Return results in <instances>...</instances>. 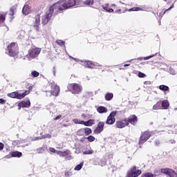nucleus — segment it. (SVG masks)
Instances as JSON below:
<instances>
[{"label": "nucleus", "mask_w": 177, "mask_h": 177, "mask_svg": "<svg viewBox=\"0 0 177 177\" xmlns=\"http://www.w3.org/2000/svg\"><path fill=\"white\" fill-rule=\"evenodd\" d=\"M160 109H161V102H157V104L153 106V110H160Z\"/></svg>", "instance_id": "nucleus-29"}, {"label": "nucleus", "mask_w": 177, "mask_h": 177, "mask_svg": "<svg viewBox=\"0 0 177 177\" xmlns=\"http://www.w3.org/2000/svg\"><path fill=\"white\" fill-rule=\"evenodd\" d=\"M23 156V153L19 151H14L11 153V157H18L20 158Z\"/></svg>", "instance_id": "nucleus-23"}, {"label": "nucleus", "mask_w": 177, "mask_h": 177, "mask_svg": "<svg viewBox=\"0 0 177 177\" xmlns=\"http://www.w3.org/2000/svg\"><path fill=\"white\" fill-rule=\"evenodd\" d=\"M161 104H162V107H163L165 110H167L169 107V102H168V100H163Z\"/></svg>", "instance_id": "nucleus-22"}, {"label": "nucleus", "mask_w": 177, "mask_h": 177, "mask_svg": "<svg viewBox=\"0 0 177 177\" xmlns=\"http://www.w3.org/2000/svg\"><path fill=\"white\" fill-rule=\"evenodd\" d=\"M6 102L5 100L0 98V104H5Z\"/></svg>", "instance_id": "nucleus-47"}, {"label": "nucleus", "mask_w": 177, "mask_h": 177, "mask_svg": "<svg viewBox=\"0 0 177 177\" xmlns=\"http://www.w3.org/2000/svg\"><path fill=\"white\" fill-rule=\"evenodd\" d=\"M83 154H93V150L90 148V149H88L83 152Z\"/></svg>", "instance_id": "nucleus-38"}, {"label": "nucleus", "mask_w": 177, "mask_h": 177, "mask_svg": "<svg viewBox=\"0 0 177 177\" xmlns=\"http://www.w3.org/2000/svg\"><path fill=\"white\" fill-rule=\"evenodd\" d=\"M7 96H8V97H12V99H17V92L8 93Z\"/></svg>", "instance_id": "nucleus-26"}, {"label": "nucleus", "mask_w": 177, "mask_h": 177, "mask_svg": "<svg viewBox=\"0 0 177 177\" xmlns=\"http://www.w3.org/2000/svg\"><path fill=\"white\" fill-rule=\"evenodd\" d=\"M142 174V170L136 169V167L134 166L127 174L126 177H138Z\"/></svg>", "instance_id": "nucleus-7"}, {"label": "nucleus", "mask_w": 177, "mask_h": 177, "mask_svg": "<svg viewBox=\"0 0 177 177\" xmlns=\"http://www.w3.org/2000/svg\"><path fill=\"white\" fill-rule=\"evenodd\" d=\"M70 59H73V60H74L75 62H81V63L83 64V66H84V67H87L88 68H95V66H98L97 64H95L93 62H92V61H82L81 59H77V58H74L71 56H69Z\"/></svg>", "instance_id": "nucleus-4"}, {"label": "nucleus", "mask_w": 177, "mask_h": 177, "mask_svg": "<svg viewBox=\"0 0 177 177\" xmlns=\"http://www.w3.org/2000/svg\"><path fill=\"white\" fill-rule=\"evenodd\" d=\"M37 153L41 154V153H44V151H45V149H44V148H38L37 149Z\"/></svg>", "instance_id": "nucleus-44"}, {"label": "nucleus", "mask_w": 177, "mask_h": 177, "mask_svg": "<svg viewBox=\"0 0 177 177\" xmlns=\"http://www.w3.org/2000/svg\"><path fill=\"white\" fill-rule=\"evenodd\" d=\"M150 136H151V134L149 131H144L142 133L138 140V145H143V143H146V142L149 140Z\"/></svg>", "instance_id": "nucleus-6"}, {"label": "nucleus", "mask_w": 177, "mask_h": 177, "mask_svg": "<svg viewBox=\"0 0 177 177\" xmlns=\"http://www.w3.org/2000/svg\"><path fill=\"white\" fill-rule=\"evenodd\" d=\"M31 106V102L30 100L28 101H23L18 104V110H20L21 107L28 109V107H30Z\"/></svg>", "instance_id": "nucleus-14"}, {"label": "nucleus", "mask_w": 177, "mask_h": 177, "mask_svg": "<svg viewBox=\"0 0 177 177\" xmlns=\"http://www.w3.org/2000/svg\"><path fill=\"white\" fill-rule=\"evenodd\" d=\"M130 66L129 64H125L124 65V67H128V66Z\"/></svg>", "instance_id": "nucleus-55"}, {"label": "nucleus", "mask_w": 177, "mask_h": 177, "mask_svg": "<svg viewBox=\"0 0 177 177\" xmlns=\"http://www.w3.org/2000/svg\"><path fill=\"white\" fill-rule=\"evenodd\" d=\"M154 56H156V54L148 57H143V60H149V59H151V57H154Z\"/></svg>", "instance_id": "nucleus-45"}, {"label": "nucleus", "mask_w": 177, "mask_h": 177, "mask_svg": "<svg viewBox=\"0 0 177 177\" xmlns=\"http://www.w3.org/2000/svg\"><path fill=\"white\" fill-rule=\"evenodd\" d=\"M137 60H143V57H138L137 58Z\"/></svg>", "instance_id": "nucleus-56"}, {"label": "nucleus", "mask_w": 177, "mask_h": 177, "mask_svg": "<svg viewBox=\"0 0 177 177\" xmlns=\"http://www.w3.org/2000/svg\"><path fill=\"white\" fill-rule=\"evenodd\" d=\"M53 75L56 76V68L55 66L53 68Z\"/></svg>", "instance_id": "nucleus-50"}, {"label": "nucleus", "mask_w": 177, "mask_h": 177, "mask_svg": "<svg viewBox=\"0 0 177 177\" xmlns=\"http://www.w3.org/2000/svg\"><path fill=\"white\" fill-rule=\"evenodd\" d=\"M115 125L116 128H125V127H128V119L125 118L120 121H117Z\"/></svg>", "instance_id": "nucleus-12"}, {"label": "nucleus", "mask_w": 177, "mask_h": 177, "mask_svg": "<svg viewBox=\"0 0 177 177\" xmlns=\"http://www.w3.org/2000/svg\"><path fill=\"white\" fill-rule=\"evenodd\" d=\"M139 10H143V9L140 8H130L129 10V12H138Z\"/></svg>", "instance_id": "nucleus-32"}, {"label": "nucleus", "mask_w": 177, "mask_h": 177, "mask_svg": "<svg viewBox=\"0 0 177 177\" xmlns=\"http://www.w3.org/2000/svg\"><path fill=\"white\" fill-rule=\"evenodd\" d=\"M60 118H62V115H57V117H55L54 118L55 121H57V120H60Z\"/></svg>", "instance_id": "nucleus-48"}, {"label": "nucleus", "mask_w": 177, "mask_h": 177, "mask_svg": "<svg viewBox=\"0 0 177 177\" xmlns=\"http://www.w3.org/2000/svg\"><path fill=\"white\" fill-rule=\"evenodd\" d=\"M161 173L164 174L165 175H167L169 177H176V173L169 168H165L161 169Z\"/></svg>", "instance_id": "nucleus-10"}, {"label": "nucleus", "mask_w": 177, "mask_h": 177, "mask_svg": "<svg viewBox=\"0 0 177 177\" xmlns=\"http://www.w3.org/2000/svg\"><path fill=\"white\" fill-rule=\"evenodd\" d=\"M93 124V120H89L88 121H83L82 125H84L85 127H92Z\"/></svg>", "instance_id": "nucleus-21"}, {"label": "nucleus", "mask_w": 177, "mask_h": 177, "mask_svg": "<svg viewBox=\"0 0 177 177\" xmlns=\"http://www.w3.org/2000/svg\"><path fill=\"white\" fill-rule=\"evenodd\" d=\"M20 34L21 36L19 37V38H23V37H24V31H21Z\"/></svg>", "instance_id": "nucleus-52"}, {"label": "nucleus", "mask_w": 177, "mask_h": 177, "mask_svg": "<svg viewBox=\"0 0 177 177\" xmlns=\"http://www.w3.org/2000/svg\"><path fill=\"white\" fill-rule=\"evenodd\" d=\"M83 131H84L85 135H86V136H88V135H91V133H92V129H91V128H88V127L83 128Z\"/></svg>", "instance_id": "nucleus-24"}, {"label": "nucleus", "mask_w": 177, "mask_h": 177, "mask_svg": "<svg viewBox=\"0 0 177 177\" xmlns=\"http://www.w3.org/2000/svg\"><path fill=\"white\" fill-rule=\"evenodd\" d=\"M118 12H121V9H120L119 10L115 11V13H117Z\"/></svg>", "instance_id": "nucleus-58"}, {"label": "nucleus", "mask_w": 177, "mask_h": 177, "mask_svg": "<svg viewBox=\"0 0 177 177\" xmlns=\"http://www.w3.org/2000/svg\"><path fill=\"white\" fill-rule=\"evenodd\" d=\"M88 142H95V137L93 136H89L87 137Z\"/></svg>", "instance_id": "nucleus-40"}, {"label": "nucleus", "mask_w": 177, "mask_h": 177, "mask_svg": "<svg viewBox=\"0 0 177 177\" xmlns=\"http://www.w3.org/2000/svg\"><path fill=\"white\" fill-rule=\"evenodd\" d=\"M138 77L140 78H145V77H146V74L142 73V72H139L138 73Z\"/></svg>", "instance_id": "nucleus-42"}, {"label": "nucleus", "mask_w": 177, "mask_h": 177, "mask_svg": "<svg viewBox=\"0 0 177 177\" xmlns=\"http://www.w3.org/2000/svg\"><path fill=\"white\" fill-rule=\"evenodd\" d=\"M174 8V4H172L171 5V6L170 7V8H169L167 10H171V9H172Z\"/></svg>", "instance_id": "nucleus-53"}, {"label": "nucleus", "mask_w": 177, "mask_h": 177, "mask_svg": "<svg viewBox=\"0 0 177 177\" xmlns=\"http://www.w3.org/2000/svg\"><path fill=\"white\" fill-rule=\"evenodd\" d=\"M82 167H84V162H82L80 165H76L74 168V170L80 171V169H82Z\"/></svg>", "instance_id": "nucleus-27"}, {"label": "nucleus", "mask_w": 177, "mask_h": 177, "mask_svg": "<svg viewBox=\"0 0 177 177\" xmlns=\"http://www.w3.org/2000/svg\"><path fill=\"white\" fill-rule=\"evenodd\" d=\"M171 142L172 143V145H174L175 143V140H171Z\"/></svg>", "instance_id": "nucleus-57"}, {"label": "nucleus", "mask_w": 177, "mask_h": 177, "mask_svg": "<svg viewBox=\"0 0 177 177\" xmlns=\"http://www.w3.org/2000/svg\"><path fill=\"white\" fill-rule=\"evenodd\" d=\"M84 133H85V132L84 131V129H80L77 132V134L79 135V136H84Z\"/></svg>", "instance_id": "nucleus-35"}, {"label": "nucleus", "mask_w": 177, "mask_h": 177, "mask_svg": "<svg viewBox=\"0 0 177 177\" xmlns=\"http://www.w3.org/2000/svg\"><path fill=\"white\" fill-rule=\"evenodd\" d=\"M75 5H81V3L77 2L75 0H59L57 3H54L49 10V12L46 14L41 18V23L44 26L49 23L50 19L53 15H57L62 10H66V9H70Z\"/></svg>", "instance_id": "nucleus-1"}, {"label": "nucleus", "mask_w": 177, "mask_h": 177, "mask_svg": "<svg viewBox=\"0 0 177 177\" xmlns=\"http://www.w3.org/2000/svg\"><path fill=\"white\" fill-rule=\"evenodd\" d=\"M102 9H104V10H106V12H108L109 13H113V12H114L113 9L109 8V3L102 6Z\"/></svg>", "instance_id": "nucleus-20"}, {"label": "nucleus", "mask_w": 177, "mask_h": 177, "mask_svg": "<svg viewBox=\"0 0 177 177\" xmlns=\"http://www.w3.org/2000/svg\"><path fill=\"white\" fill-rule=\"evenodd\" d=\"M41 23V17L39 15L35 17V23L34 27H36V30H38V27H39V24Z\"/></svg>", "instance_id": "nucleus-18"}, {"label": "nucleus", "mask_w": 177, "mask_h": 177, "mask_svg": "<svg viewBox=\"0 0 177 177\" xmlns=\"http://www.w3.org/2000/svg\"><path fill=\"white\" fill-rule=\"evenodd\" d=\"M132 60H133V59L129 60V61H127V63H130V62H132Z\"/></svg>", "instance_id": "nucleus-59"}, {"label": "nucleus", "mask_w": 177, "mask_h": 177, "mask_svg": "<svg viewBox=\"0 0 177 177\" xmlns=\"http://www.w3.org/2000/svg\"><path fill=\"white\" fill-rule=\"evenodd\" d=\"M78 2H81V1H78Z\"/></svg>", "instance_id": "nucleus-62"}, {"label": "nucleus", "mask_w": 177, "mask_h": 177, "mask_svg": "<svg viewBox=\"0 0 177 177\" xmlns=\"http://www.w3.org/2000/svg\"><path fill=\"white\" fill-rule=\"evenodd\" d=\"M174 110H177V108L174 109Z\"/></svg>", "instance_id": "nucleus-61"}, {"label": "nucleus", "mask_w": 177, "mask_h": 177, "mask_svg": "<svg viewBox=\"0 0 177 177\" xmlns=\"http://www.w3.org/2000/svg\"><path fill=\"white\" fill-rule=\"evenodd\" d=\"M46 138H48V139H50L52 138V136L50 134H46L44 136H42L41 137H39V139H45Z\"/></svg>", "instance_id": "nucleus-36"}, {"label": "nucleus", "mask_w": 177, "mask_h": 177, "mask_svg": "<svg viewBox=\"0 0 177 177\" xmlns=\"http://www.w3.org/2000/svg\"><path fill=\"white\" fill-rule=\"evenodd\" d=\"M115 115H117V111H112L108 116L106 124L113 125L115 122Z\"/></svg>", "instance_id": "nucleus-8"}, {"label": "nucleus", "mask_w": 177, "mask_h": 177, "mask_svg": "<svg viewBox=\"0 0 177 177\" xmlns=\"http://www.w3.org/2000/svg\"><path fill=\"white\" fill-rule=\"evenodd\" d=\"M141 177H156V175L151 173H146L143 174Z\"/></svg>", "instance_id": "nucleus-33"}, {"label": "nucleus", "mask_w": 177, "mask_h": 177, "mask_svg": "<svg viewBox=\"0 0 177 177\" xmlns=\"http://www.w3.org/2000/svg\"><path fill=\"white\" fill-rule=\"evenodd\" d=\"M50 86H51L50 92L53 96H57V95H59V93L60 92V87H59V86H57L55 83L51 84Z\"/></svg>", "instance_id": "nucleus-11"}, {"label": "nucleus", "mask_w": 177, "mask_h": 177, "mask_svg": "<svg viewBox=\"0 0 177 177\" xmlns=\"http://www.w3.org/2000/svg\"><path fill=\"white\" fill-rule=\"evenodd\" d=\"M57 155L60 157H64L65 160H72L73 156H71V151L70 150H66L65 151H59V152H57Z\"/></svg>", "instance_id": "nucleus-9"}, {"label": "nucleus", "mask_w": 177, "mask_h": 177, "mask_svg": "<svg viewBox=\"0 0 177 177\" xmlns=\"http://www.w3.org/2000/svg\"><path fill=\"white\" fill-rule=\"evenodd\" d=\"M39 53H41L40 48H30L28 50V54L26 55L24 58V60L27 59L29 62H30V60H32V59L38 57Z\"/></svg>", "instance_id": "nucleus-2"}, {"label": "nucleus", "mask_w": 177, "mask_h": 177, "mask_svg": "<svg viewBox=\"0 0 177 177\" xmlns=\"http://www.w3.org/2000/svg\"><path fill=\"white\" fill-rule=\"evenodd\" d=\"M114 6H115V4H112V5H111V7H112V8L114 7Z\"/></svg>", "instance_id": "nucleus-60"}, {"label": "nucleus", "mask_w": 177, "mask_h": 177, "mask_svg": "<svg viewBox=\"0 0 177 177\" xmlns=\"http://www.w3.org/2000/svg\"><path fill=\"white\" fill-rule=\"evenodd\" d=\"M155 145L156 146H160V140H155Z\"/></svg>", "instance_id": "nucleus-51"}, {"label": "nucleus", "mask_w": 177, "mask_h": 177, "mask_svg": "<svg viewBox=\"0 0 177 177\" xmlns=\"http://www.w3.org/2000/svg\"><path fill=\"white\" fill-rule=\"evenodd\" d=\"M82 118H86V115L82 114Z\"/></svg>", "instance_id": "nucleus-54"}, {"label": "nucleus", "mask_w": 177, "mask_h": 177, "mask_svg": "<svg viewBox=\"0 0 177 177\" xmlns=\"http://www.w3.org/2000/svg\"><path fill=\"white\" fill-rule=\"evenodd\" d=\"M97 111L100 113V114H104L105 113H107V108L104 107V106H98L97 108Z\"/></svg>", "instance_id": "nucleus-19"}, {"label": "nucleus", "mask_w": 177, "mask_h": 177, "mask_svg": "<svg viewBox=\"0 0 177 177\" xmlns=\"http://www.w3.org/2000/svg\"><path fill=\"white\" fill-rule=\"evenodd\" d=\"M104 129V122H100L94 130V133L99 134L101 133V132H103V130Z\"/></svg>", "instance_id": "nucleus-13"}, {"label": "nucleus", "mask_w": 177, "mask_h": 177, "mask_svg": "<svg viewBox=\"0 0 177 177\" xmlns=\"http://www.w3.org/2000/svg\"><path fill=\"white\" fill-rule=\"evenodd\" d=\"M113 96H114V95H113V93H108L105 95V99H106V100H111V98L113 97Z\"/></svg>", "instance_id": "nucleus-28"}, {"label": "nucleus", "mask_w": 177, "mask_h": 177, "mask_svg": "<svg viewBox=\"0 0 177 177\" xmlns=\"http://www.w3.org/2000/svg\"><path fill=\"white\" fill-rule=\"evenodd\" d=\"M5 20H6V17H5V15H1L0 16V23H3V21H5Z\"/></svg>", "instance_id": "nucleus-41"}, {"label": "nucleus", "mask_w": 177, "mask_h": 177, "mask_svg": "<svg viewBox=\"0 0 177 177\" xmlns=\"http://www.w3.org/2000/svg\"><path fill=\"white\" fill-rule=\"evenodd\" d=\"M73 122H74V124H80L82 125L84 120H78V119H73Z\"/></svg>", "instance_id": "nucleus-31"}, {"label": "nucleus", "mask_w": 177, "mask_h": 177, "mask_svg": "<svg viewBox=\"0 0 177 177\" xmlns=\"http://www.w3.org/2000/svg\"><path fill=\"white\" fill-rule=\"evenodd\" d=\"M27 95H30V91H26L23 93H17V99H23L24 97H26Z\"/></svg>", "instance_id": "nucleus-17"}, {"label": "nucleus", "mask_w": 177, "mask_h": 177, "mask_svg": "<svg viewBox=\"0 0 177 177\" xmlns=\"http://www.w3.org/2000/svg\"><path fill=\"white\" fill-rule=\"evenodd\" d=\"M16 11V8L15 6L12 7L10 9V16H13V15H15V12Z\"/></svg>", "instance_id": "nucleus-34"}, {"label": "nucleus", "mask_w": 177, "mask_h": 177, "mask_svg": "<svg viewBox=\"0 0 177 177\" xmlns=\"http://www.w3.org/2000/svg\"><path fill=\"white\" fill-rule=\"evenodd\" d=\"M32 75L34 77H37L39 75V73L37 71H34L31 73Z\"/></svg>", "instance_id": "nucleus-39"}, {"label": "nucleus", "mask_w": 177, "mask_h": 177, "mask_svg": "<svg viewBox=\"0 0 177 177\" xmlns=\"http://www.w3.org/2000/svg\"><path fill=\"white\" fill-rule=\"evenodd\" d=\"M159 89H160V91H163V92H167L169 91V87L165 85H160L159 86Z\"/></svg>", "instance_id": "nucleus-25"}, {"label": "nucleus", "mask_w": 177, "mask_h": 177, "mask_svg": "<svg viewBox=\"0 0 177 177\" xmlns=\"http://www.w3.org/2000/svg\"><path fill=\"white\" fill-rule=\"evenodd\" d=\"M49 151H50V153H55V154H57V153L60 152V151H57V150L55 149V148H53V147H50Z\"/></svg>", "instance_id": "nucleus-37"}, {"label": "nucleus", "mask_w": 177, "mask_h": 177, "mask_svg": "<svg viewBox=\"0 0 177 177\" xmlns=\"http://www.w3.org/2000/svg\"><path fill=\"white\" fill-rule=\"evenodd\" d=\"M3 147H4L3 143L0 142V151L3 150Z\"/></svg>", "instance_id": "nucleus-49"}, {"label": "nucleus", "mask_w": 177, "mask_h": 177, "mask_svg": "<svg viewBox=\"0 0 177 177\" xmlns=\"http://www.w3.org/2000/svg\"><path fill=\"white\" fill-rule=\"evenodd\" d=\"M8 50H9L10 56L12 57L19 53V47L17 46V44L15 42L11 43L10 45L8 46Z\"/></svg>", "instance_id": "nucleus-5"}, {"label": "nucleus", "mask_w": 177, "mask_h": 177, "mask_svg": "<svg viewBox=\"0 0 177 177\" xmlns=\"http://www.w3.org/2000/svg\"><path fill=\"white\" fill-rule=\"evenodd\" d=\"M22 13L25 15V16L30 15V13H31V8L28 5L24 6L22 9Z\"/></svg>", "instance_id": "nucleus-16"}, {"label": "nucleus", "mask_w": 177, "mask_h": 177, "mask_svg": "<svg viewBox=\"0 0 177 177\" xmlns=\"http://www.w3.org/2000/svg\"><path fill=\"white\" fill-rule=\"evenodd\" d=\"M127 122L128 125H129V124H131V125H135V124L138 122V117H136L135 115H133L131 117L129 118Z\"/></svg>", "instance_id": "nucleus-15"}, {"label": "nucleus", "mask_w": 177, "mask_h": 177, "mask_svg": "<svg viewBox=\"0 0 177 177\" xmlns=\"http://www.w3.org/2000/svg\"><path fill=\"white\" fill-rule=\"evenodd\" d=\"M84 3L86 6H92L93 5V0H86Z\"/></svg>", "instance_id": "nucleus-30"}, {"label": "nucleus", "mask_w": 177, "mask_h": 177, "mask_svg": "<svg viewBox=\"0 0 177 177\" xmlns=\"http://www.w3.org/2000/svg\"><path fill=\"white\" fill-rule=\"evenodd\" d=\"M68 88L69 89H72L71 92L73 95H80V93H82L83 91L82 85L77 83L68 84Z\"/></svg>", "instance_id": "nucleus-3"}, {"label": "nucleus", "mask_w": 177, "mask_h": 177, "mask_svg": "<svg viewBox=\"0 0 177 177\" xmlns=\"http://www.w3.org/2000/svg\"><path fill=\"white\" fill-rule=\"evenodd\" d=\"M57 44L60 46H63V45H64V41L62 40H57Z\"/></svg>", "instance_id": "nucleus-43"}, {"label": "nucleus", "mask_w": 177, "mask_h": 177, "mask_svg": "<svg viewBox=\"0 0 177 177\" xmlns=\"http://www.w3.org/2000/svg\"><path fill=\"white\" fill-rule=\"evenodd\" d=\"M65 176H66V177L71 176V172H70V171L65 172Z\"/></svg>", "instance_id": "nucleus-46"}]
</instances>
